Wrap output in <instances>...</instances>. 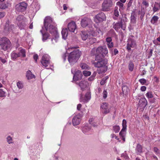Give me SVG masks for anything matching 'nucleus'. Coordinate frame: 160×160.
I'll return each mask as SVG.
<instances>
[{
    "label": "nucleus",
    "instance_id": "1",
    "mask_svg": "<svg viewBox=\"0 0 160 160\" xmlns=\"http://www.w3.org/2000/svg\"><path fill=\"white\" fill-rule=\"evenodd\" d=\"M44 26L43 27L45 30L47 31L48 29L49 32L53 35L55 38L52 39V41L54 43L53 41H55V42H57V39L58 38L59 36L57 30V28L54 25V22H53L52 18L49 16L46 17L44 21Z\"/></svg>",
    "mask_w": 160,
    "mask_h": 160
},
{
    "label": "nucleus",
    "instance_id": "2",
    "mask_svg": "<svg viewBox=\"0 0 160 160\" xmlns=\"http://www.w3.org/2000/svg\"><path fill=\"white\" fill-rule=\"evenodd\" d=\"M69 50H72L68 56V60L71 65H73L76 63L81 55V52L79 49L75 48V47H72L69 48Z\"/></svg>",
    "mask_w": 160,
    "mask_h": 160
},
{
    "label": "nucleus",
    "instance_id": "3",
    "mask_svg": "<svg viewBox=\"0 0 160 160\" xmlns=\"http://www.w3.org/2000/svg\"><path fill=\"white\" fill-rule=\"evenodd\" d=\"M99 58H97V57L95 56V60L97 62L94 63V66L98 68L97 69L98 73L100 74L104 72L107 69V67L106 66L107 63L106 60L103 59V58L99 57Z\"/></svg>",
    "mask_w": 160,
    "mask_h": 160
},
{
    "label": "nucleus",
    "instance_id": "4",
    "mask_svg": "<svg viewBox=\"0 0 160 160\" xmlns=\"http://www.w3.org/2000/svg\"><path fill=\"white\" fill-rule=\"evenodd\" d=\"M0 45L2 50L6 51L10 48L12 44L8 38L3 37L0 39Z\"/></svg>",
    "mask_w": 160,
    "mask_h": 160
},
{
    "label": "nucleus",
    "instance_id": "5",
    "mask_svg": "<svg viewBox=\"0 0 160 160\" xmlns=\"http://www.w3.org/2000/svg\"><path fill=\"white\" fill-rule=\"evenodd\" d=\"M96 52L95 54L97 58H99V57L103 58L108 53V50L106 46H100L96 49Z\"/></svg>",
    "mask_w": 160,
    "mask_h": 160
},
{
    "label": "nucleus",
    "instance_id": "6",
    "mask_svg": "<svg viewBox=\"0 0 160 160\" xmlns=\"http://www.w3.org/2000/svg\"><path fill=\"white\" fill-rule=\"evenodd\" d=\"M112 0H104L102 4V10L103 11H108L110 10L113 6Z\"/></svg>",
    "mask_w": 160,
    "mask_h": 160
},
{
    "label": "nucleus",
    "instance_id": "7",
    "mask_svg": "<svg viewBox=\"0 0 160 160\" xmlns=\"http://www.w3.org/2000/svg\"><path fill=\"white\" fill-rule=\"evenodd\" d=\"M81 26L83 27L87 26L89 28L92 27V22L91 19L86 17H84L82 19L81 22Z\"/></svg>",
    "mask_w": 160,
    "mask_h": 160
},
{
    "label": "nucleus",
    "instance_id": "8",
    "mask_svg": "<svg viewBox=\"0 0 160 160\" xmlns=\"http://www.w3.org/2000/svg\"><path fill=\"white\" fill-rule=\"evenodd\" d=\"M16 20L18 22L17 23V25L21 29L24 28L25 26V18L22 15H19L18 16Z\"/></svg>",
    "mask_w": 160,
    "mask_h": 160
},
{
    "label": "nucleus",
    "instance_id": "9",
    "mask_svg": "<svg viewBox=\"0 0 160 160\" xmlns=\"http://www.w3.org/2000/svg\"><path fill=\"white\" fill-rule=\"evenodd\" d=\"M27 6V3L24 2H21L16 5L15 9L18 12H22L26 10Z\"/></svg>",
    "mask_w": 160,
    "mask_h": 160
},
{
    "label": "nucleus",
    "instance_id": "10",
    "mask_svg": "<svg viewBox=\"0 0 160 160\" xmlns=\"http://www.w3.org/2000/svg\"><path fill=\"white\" fill-rule=\"evenodd\" d=\"M82 116L80 114H78L74 116L72 119V123L73 126L78 125L81 121Z\"/></svg>",
    "mask_w": 160,
    "mask_h": 160
},
{
    "label": "nucleus",
    "instance_id": "11",
    "mask_svg": "<svg viewBox=\"0 0 160 160\" xmlns=\"http://www.w3.org/2000/svg\"><path fill=\"white\" fill-rule=\"evenodd\" d=\"M68 28L69 31L74 32L77 28V25L74 21H72L68 24Z\"/></svg>",
    "mask_w": 160,
    "mask_h": 160
},
{
    "label": "nucleus",
    "instance_id": "12",
    "mask_svg": "<svg viewBox=\"0 0 160 160\" xmlns=\"http://www.w3.org/2000/svg\"><path fill=\"white\" fill-rule=\"evenodd\" d=\"M91 98V94L90 92H88L86 93L84 98L82 94H81L80 101L84 102H87Z\"/></svg>",
    "mask_w": 160,
    "mask_h": 160
},
{
    "label": "nucleus",
    "instance_id": "13",
    "mask_svg": "<svg viewBox=\"0 0 160 160\" xmlns=\"http://www.w3.org/2000/svg\"><path fill=\"white\" fill-rule=\"evenodd\" d=\"M101 108L103 110L102 112L103 113L107 114L109 113L110 112L108 108V104L106 102L102 103L101 106Z\"/></svg>",
    "mask_w": 160,
    "mask_h": 160
},
{
    "label": "nucleus",
    "instance_id": "14",
    "mask_svg": "<svg viewBox=\"0 0 160 160\" xmlns=\"http://www.w3.org/2000/svg\"><path fill=\"white\" fill-rule=\"evenodd\" d=\"M136 45V43L135 41L132 39L128 40L127 44V49L129 51L131 50V48L134 47Z\"/></svg>",
    "mask_w": 160,
    "mask_h": 160
},
{
    "label": "nucleus",
    "instance_id": "15",
    "mask_svg": "<svg viewBox=\"0 0 160 160\" xmlns=\"http://www.w3.org/2000/svg\"><path fill=\"white\" fill-rule=\"evenodd\" d=\"M96 20L98 22H102L106 20V16L103 12H101L98 13L96 16Z\"/></svg>",
    "mask_w": 160,
    "mask_h": 160
},
{
    "label": "nucleus",
    "instance_id": "16",
    "mask_svg": "<svg viewBox=\"0 0 160 160\" xmlns=\"http://www.w3.org/2000/svg\"><path fill=\"white\" fill-rule=\"evenodd\" d=\"M82 75L81 71H77L74 74L73 79L74 81H77L82 79Z\"/></svg>",
    "mask_w": 160,
    "mask_h": 160
},
{
    "label": "nucleus",
    "instance_id": "17",
    "mask_svg": "<svg viewBox=\"0 0 160 160\" xmlns=\"http://www.w3.org/2000/svg\"><path fill=\"white\" fill-rule=\"evenodd\" d=\"M138 105L139 106L142 108H144L147 105V102L146 98H141L139 101Z\"/></svg>",
    "mask_w": 160,
    "mask_h": 160
},
{
    "label": "nucleus",
    "instance_id": "18",
    "mask_svg": "<svg viewBox=\"0 0 160 160\" xmlns=\"http://www.w3.org/2000/svg\"><path fill=\"white\" fill-rule=\"evenodd\" d=\"M152 10L153 13L158 12L160 10V3L155 2L153 6L152 5Z\"/></svg>",
    "mask_w": 160,
    "mask_h": 160
},
{
    "label": "nucleus",
    "instance_id": "19",
    "mask_svg": "<svg viewBox=\"0 0 160 160\" xmlns=\"http://www.w3.org/2000/svg\"><path fill=\"white\" fill-rule=\"evenodd\" d=\"M78 84L81 88V90L83 91L87 87L88 82L87 81L83 80L80 82Z\"/></svg>",
    "mask_w": 160,
    "mask_h": 160
},
{
    "label": "nucleus",
    "instance_id": "20",
    "mask_svg": "<svg viewBox=\"0 0 160 160\" xmlns=\"http://www.w3.org/2000/svg\"><path fill=\"white\" fill-rule=\"evenodd\" d=\"M46 31L44 28V27H42V29L41 30L40 32L42 33V40L43 41H45L47 40L49 37V34L48 33H45Z\"/></svg>",
    "mask_w": 160,
    "mask_h": 160
},
{
    "label": "nucleus",
    "instance_id": "21",
    "mask_svg": "<svg viewBox=\"0 0 160 160\" xmlns=\"http://www.w3.org/2000/svg\"><path fill=\"white\" fill-rule=\"evenodd\" d=\"M14 29V26L13 25H8L5 28V30L6 31V33H12L13 32V30Z\"/></svg>",
    "mask_w": 160,
    "mask_h": 160
},
{
    "label": "nucleus",
    "instance_id": "22",
    "mask_svg": "<svg viewBox=\"0 0 160 160\" xmlns=\"http://www.w3.org/2000/svg\"><path fill=\"white\" fill-rule=\"evenodd\" d=\"M81 35L82 40H86L88 37V34L87 32L82 31L81 33Z\"/></svg>",
    "mask_w": 160,
    "mask_h": 160
},
{
    "label": "nucleus",
    "instance_id": "23",
    "mask_svg": "<svg viewBox=\"0 0 160 160\" xmlns=\"http://www.w3.org/2000/svg\"><path fill=\"white\" fill-rule=\"evenodd\" d=\"M19 52L18 53L19 54L20 57H26V52L24 49L20 48L18 49Z\"/></svg>",
    "mask_w": 160,
    "mask_h": 160
},
{
    "label": "nucleus",
    "instance_id": "24",
    "mask_svg": "<svg viewBox=\"0 0 160 160\" xmlns=\"http://www.w3.org/2000/svg\"><path fill=\"white\" fill-rule=\"evenodd\" d=\"M68 30L67 28L62 29V34L63 38L65 39L68 36Z\"/></svg>",
    "mask_w": 160,
    "mask_h": 160
},
{
    "label": "nucleus",
    "instance_id": "25",
    "mask_svg": "<svg viewBox=\"0 0 160 160\" xmlns=\"http://www.w3.org/2000/svg\"><path fill=\"white\" fill-rule=\"evenodd\" d=\"M11 58L13 60H15L18 58L20 57V55L18 53H17L14 52H13L11 55Z\"/></svg>",
    "mask_w": 160,
    "mask_h": 160
},
{
    "label": "nucleus",
    "instance_id": "26",
    "mask_svg": "<svg viewBox=\"0 0 160 160\" xmlns=\"http://www.w3.org/2000/svg\"><path fill=\"white\" fill-rule=\"evenodd\" d=\"M114 28L116 31L118 30V29L121 28L122 29H123L122 27V23L121 22H117L113 27Z\"/></svg>",
    "mask_w": 160,
    "mask_h": 160
},
{
    "label": "nucleus",
    "instance_id": "27",
    "mask_svg": "<svg viewBox=\"0 0 160 160\" xmlns=\"http://www.w3.org/2000/svg\"><path fill=\"white\" fill-rule=\"evenodd\" d=\"M136 151L138 154H139L142 152V147L139 144L137 145L136 148Z\"/></svg>",
    "mask_w": 160,
    "mask_h": 160
},
{
    "label": "nucleus",
    "instance_id": "28",
    "mask_svg": "<svg viewBox=\"0 0 160 160\" xmlns=\"http://www.w3.org/2000/svg\"><path fill=\"white\" fill-rule=\"evenodd\" d=\"M159 19V18L156 16H154L152 18L151 20V22L152 24H156Z\"/></svg>",
    "mask_w": 160,
    "mask_h": 160
},
{
    "label": "nucleus",
    "instance_id": "29",
    "mask_svg": "<svg viewBox=\"0 0 160 160\" xmlns=\"http://www.w3.org/2000/svg\"><path fill=\"white\" fill-rule=\"evenodd\" d=\"M122 92L123 94L127 95L128 94L129 89L126 86H123L122 87Z\"/></svg>",
    "mask_w": 160,
    "mask_h": 160
},
{
    "label": "nucleus",
    "instance_id": "30",
    "mask_svg": "<svg viewBox=\"0 0 160 160\" xmlns=\"http://www.w3.org/2000/svg\"><path fill=\"white\" fill-rule=\"evenodd\" d=\"M26 77L28 79H30L35 78V76L32 73L30 70L27 72Z\"/></svg>",
    "mask_w": 160,
    "mask_h": 160
},
{
    "label": "nucleus",
    "instance_id": "31",
    "mask_svg": "<svg viewBox=\"0 0 160 160\" xmlns=\"http://www.w3.org/2000/svg\"><path fill=\"white\" fill-rule=\"evenodd\" d=\"M8 7V3H0V9H5Z\"/></svg>",
    "mask_w": 160,
    "mask_h": 160
},
{
    "label": "nucleus",
    "instance_id": "32",
    "mask_svg": "<svg viewBox=\"0 0 160 160\" xmlns=\"http://www.w3.org/2000/svg\"><path fill=\"white\" fill-rule=\"evenodd\" d=\"M41 63L42 65L45 67H47L49 64L50 62L47 61L41 60Z\"/></svg>",
    "mask_w": 160,
    "mask_h": 160
},
{
    "label": "nucleus",
    "instance_id": "33",
    "mask_svg": "<svg viewBox=\"0 0 160 160\" xmlns=\"http://www.w3.org/2000/svg\"><path fill=\"white\" fill-rule=\"evenodd\" d=\"M42 60H47L48 61L50 62V57L47 54H44V55L42 59Z\"/></svg>",
    "mask_w": 160,
    "mask_h": 160
},
{
    "label": "nucleus",
    "instance_id": "34",
    "mask_svg": "<svg viewBox=\"0 0 160 160\" xmlns=\"http://www.w3.org/2000/svg\"><path fill=\"white\" fill-rule=\"evenodd\" d=\"M145 13L144 11H142V10H139L138 11V14L139 15H140V18L141 20H142Z\"/></svg>",
    "mask_w": 160,
    "mask_h": 160
},
{
    "label": "nucleus",
    "instance_id": "35",
    "mask_svg": "<svg viewBox=\"0 0 160 160\" xmlns=\"http://www.w3.org/2000/svg\"><path fill=\"white\" fill-rule=\"evenodd\" d=\"M91 128L90 127L87 126H85L82 129V131L84 133H87L88 132Z\"/></svg>",
    "mask_w": 160,
    "mask_h": 160
},
{
    "label": "nucleus",
    "instance_id": "36",
    "mask_svg": "<svg viewBox=\"0 0 160 160\" xmlns=\"http://www.w3.org/2000/svg\"><path fill=\"white\" fill-rule=\"evenodd\" d=\"M119 134L121 137H125L126 135V130L122 129Z\"/></svg>",
    "mask_w": 160,
    "mask_h": 160
},
{
    "label": "nucleus",
    "instance_id": "37",
    "mask_svg": "<svg viewBox=\"0 0 160 160\" xmlns=\"http://www.w3.org/2000/svg\"><path fill=\"white\" fill-rule=\"evenodd\" d=\"M146 96L148 98H151L153 97L152 92H148L146 94Z\"/></svg>",
    "mask_w": 160,
    "mask_h": 160
},
{
    "label": "nucleus",
    "instance_id": "38",
    "mask_svg": "<svg viewBox=\"0 0 160 160\" xmlns=\"http://www.w3.org/2000/svg\"><path fill=\"white\" fill-rule=\"evenodd\" d=\"M134 66V64L132 62H130L128 65V69L130 71H132L133 69Z\"/></svg>",
    "mask_w": 160,
    "mask_h": 160
},
{
    "label": "nucleus",
    "instance_id": "39",
    "mask_svg": "<svg viewBox=\"0 0 160 160\" xmlns=\"http://www.w3.org/2000/svg\"><path fill=\"white\" fill-rule=\"evenodd\" d=\"M113 129L115 133L118 132L120 130L119 126L118 125L114 126Z\"/></svg>",
    "mask_w": 160,
    "mask_h": 160
},
{
    "label": "nucleus",
    "instance_id": "40",
    "mask_svg": "<svg viewBox=\"0 0 160 160\" xmlns=\"http://www.w3.org/2000/svg\"><path fill=\"white\" fill-rule=\"evenodd\" d=\"M80 66L82 69H87L88 68V66L85 63H81Z\"/></svg>",
    "mask_w": 160,
    "mask_h": 160
},
{
    "label": "nucleus",
    "instance_id": "41",
    "mask_svg": "<svg viewBox=\"0 0 160 160\" xmlns=\"http://www.w3.org/2000/svg\"><path fill=\"white\" fill-rule=\"evenodd\" d=\"M122 129H124L126 130L127 129V122L125 119H123L122 123Z\"/></svg>",
    "mask_w": 160,
    "mask_h": 160
},
{
    "label": "nucleus",
    "instance_id": "42",
    "mask_svg": "<svg viewBox=\"0 0 160 160\" xmlns=\"http://www.w3.org/2000/svg\"><path fill=\"white\" fill-rule=\"evenodd\" d=\"M89 32V34L93 36H96L98 35L97 32L93 30L90 29Z\"/></svg>",
    "mask_w": 160,
    "mask_h": 160
},
{
    "label": "nucleus",
    "instance_id": "43",
    "mask_svg": "<svg viewBox=\"0 0 160 160\" xmlns=\"http://www.w3.org/2000/svg\"><path fill=\"white\" fill-rule=\"evenodd\" d=\"M7 141L8 143L9 144H11L13 143L12 138L10 136H8L7 137Z\"/></svg>",
    "mask_w": 160,
    "mask_h": 160
},
{
    "label": "nucleus",
    "instance_id": "44",
    "mask_svg": "<svg viewBox=\"0 0 160 160\" xmlns=\"http://www.w3.org/2000/svg\"><path fill=\"white\" fill-rule=\"evenodd\" d=\"M17 86L19 89H22L23 87V85L20 81H19L17 83Z\"/></svg>",
    "mask_w": 160,
    "mask_h": 160
},
{
    "label": "nucleus",
    "instance_id": "45",
    "mask_svg": "<svg viewBox=\"0 0 160 160\" xmlns=\"http://www.w3.org/2000/svg\"><path fill=\"white\" fill-rule=\"evenodd\" d=\"M83 74L85 76H88L91 75V72L89 71H84L83 72Z\"/></svg>",
    "mask_w": 160,
    "mask_h": 160
},
{
    "label": "nucleus",
    "instance_id": "46",
    "mask_svg": "<svg viewBox=\"0 0 160 160\" xmlns=\"http://www.w3.org/2000/svg\"><path fill=\"white\" fill-rule=\"evenodd\" d=\"M5 92L2 89H0V97H5Z\"/></svg>",
    "mask_w": 160,
    "mask_h": 160
},
{
    "label": "nucleus",
    "instance_id": "47",
    "mask_svg": "<svg viewBox=\"0 0 160 160\" xmlns=\"http://www.w3.org/2000/svg\"><path fill=\"white\" fill-rule=\"evenodd\" d=\"M96 42V39L95 38H91L89 40V43L90 44H92Z\"/></svg>",
    "mask_w": 160,
    "mask_h": 160
},
{
    "label": "nucleus",
    "instance_id": "48",
    "mask_svg": "<svg viewBox=\"0 0 160 160\" xmlns=\"http://www.w3.org/2000/svg\"><path fill=\"white\" fill-rule=\"evenodd\" d=\"M117 5L121 8H122L123 7V4L120 1H118L117 3Z\"/></svg>",
    "mask_w": 160,
    "mask_h": 160
},
{
    "label": "nucleus",
    "instance_id": "49",
    "mask_svg": "<svg viewBox=\"0 0 160 160\" xmlns=\"http://www.w3.org/2000/svg\"><path fill=\"white\" fill-rule=\"evenodd\" d=\"M107 45L108 48H111L113 47V43L112 42H108L107 43Z\"/></svg>",
    "mask_w": 160,
    "mask_h": 160
},
{
    "label": "nucleus",
    "instance_id": "50",
    "mask_svg": "<svg viewBox=\"0 0 160 160\" xmlns=\"http://www.w3.org/2000/svg\"><path fill=\"white\" fill-rule=\"evenodd\" d=\"M103 97L104 99H105L107 96V92L106 90H104L102 93Z\"/></svg>",
    "mask_w": 160,
    "mask_h": 160
},
{
    "label": "nucleus",
    "instance_id": "51",
    "mask_svg": "<svg viewBox=\"0 0 160 160\" xmlns=\"http://www.w3.org/2000/svg\"><path fill=\"white\" fill-rule=\"evenodd\" d=\"M139 82L142 84H144L146 82V80L144 78L139 79Z\"/></svg>",
    "mask_w": 160,
    "mask_h": 160
},
{
    "label": "nucleus",
    "instance_id": "52",
    "mask_svg": "<svg viewBox=\"0 0 160 160\" xmlns=\"http://www.w3.org/2000/svg\"><path fill=\"white\" fill-rule=\"evenodd\" d=\"M153 151L156 154H159L160 153L157 147H155L154 148Z\"/></svg>",
    "mask_w": 160,
    "mask_h": 160
},
{
    "label": "nucleus",
    "instance_id": "53",
    "mask_svg": "<svg viewBox=\"0 0 160 160\" xmlns=\"http://www.w3.org/2000/svg\"><path fill=\"white\" fill-rule=\"evenodd\" d=\"M114 15L116 17H118L119 15V11L117 9H115L114 11Z\"/></svg>",
    "mask_w": 160,
    "mask_h": 160
},
{
    "label": "nucleus",
    "instance_id": "54",
    "mask_svg": "<svg viewBox=\"0 0 160 160\" xmlns=\"http://www.w3.org/2000/svg\"><path fill=\"white\" fill-rule=\"evenodd\" d=\"M142 4L145 6L146 7H148L149 6V3L146 0H144L142 2Z\"/></svg>",
    "mask_w": 160,
    "mask_h": 160
},
{
    "label": "nucleus",
    "instance_id": "55",
    "mask_svg": "<svg viewBox=\"0 0 160 160\" xmlns=\"http://www.w3.org/2000/svg\"><path fill=\"white\" fill-rule=\"evenodd\" d=\"M106 40L107 43L110 42H112V39L111 37H109L106 38Z\"/></svg>",
    "mask_w": 160,
    "mask_h": 160
},
{
    "label": "nucleus",
    "instance_id": "56",
    "mask_svg": "<svg viewBox=\"0 0 160 160\" xmlns=\"http://www.w3.org/2000/svg\"><path fill=\"white\" fill-rule=\"evenodd\" d=\"M131 21L133 23H134L135 21V19L134 16L132 15L131 16Z\"/></svg>",
    "mask_w": 160,
    "mask_h": 160
},
{
    "label": "nucleus",
    "instance_id": "57",
    "mask_svg": "<svg viewBox=\"0 0 160 160\" xmlns=\"http://www.w3.org/2000/svg\"><path fill=\"white\" fill-rule=\"evenodd\" d=\"M5 12H0V18L4 17L5 16Z\"/></svg>",
    "mask_w": 160,
    "mask_h": 160
},
{
    "label": "nucleus",
    "instance_id": "58",
    "mask_svg": "<svg viewBox=\"0 0 160 160\" xmlns=\"http://www.w3.org/2000/svg\"><path fill=\"white\" fill-rule=\"evenodd\" d=\"M38 55L37 54H35L33 56V58L34 59V60H35L36 62H37V60L38 59Z\"/></svg>",
    "mask_w": 160,
    "mask_h": 160
},
{
    "label": "nucleus",
    "instance_id": "59",
    "mask_svg": "<svg viewBox=\"0 0 160 160\" xmlns=\"http://www.w3.org/2000/svg\"><path fill=\"white\" fill-rule=\"evenodd\" d=\"M146 88L145 86H142L141 88V90L142 91H144L146 90Z\"/></svg>",
    "mask_w": 160,
    "mask_h": 160
},
{
    "label": "nucleus",
    "instance_id": "60",
    "mask_svg": "<svg viewBox=\"0 0 160 160\" xmlns=\"http://www.w3.org/2000/svg\"><path fill=\"white\" fill-rule=\"evenodd\" d=\"M82 107V105L80 104H79L78 105L77 107V109L78 110H80V108Z\"/></svg>",
    "mask_w": 160,
    "mask_h": 160
},
{
    "label": "nucleus",
    "instance_id": "61",
    "mask_svg": "<svg viewBox=\"0 0 160 160\" xmlns=\"http://www.w3.org/2000/svg\"><path fill=\"white\" fill-rule=\"evenodd\" d=\"M0 59L1 61V62L3 63H5V62H7V61L6 60L4 59H3V58H1L0 57Z\"/></svg>",
    "mask_w": 160,
    "mask_h": 160
},
{
    "label": "nucleus",
    "instance_id": "62",
    "mask_svg": "<svg viewBox=\"0 0 160 160\" xmlns=\"http://www.w3.org/2000/svg\"><path fill=\"white\" fill-rule=\"evenodd\" d=\"M96 32H97L98 35L100 33H102V31L99 29H97V31H96Z\"/></svg>",
    "mask_w": 160,
    "mask_h": 160
},
{
    "label": "nucleus",
    "instance_id": "63",
    "mask_svg": "<svg viewBox=\"0 0 160 160\" xmlns=\"http://www.w3.org/2000/svg\"><path fill=\"white\" fill-rule=\"evenodd\" d=\"M106 83V82L105 80H102L101 82H100V84L101 85H104L105 83Z\"/></svg>",
    "mask_w": 160,
    "mask_h": 160
},
{
    "label": "nucleus",
    "instance_id": "64",
    "mask_svg": "<svg viewBox=\"0 0 160 160\" xmlns=\"http://www.w3.org/2000/svg\"><path fill=\"white\" fill-rule=\"evenodd\" d=\"M94 78L91 76L88 78V80L89 81H92L94 79Z\"/></svg>",
    "mask_w": 160,
    "mask_h": 160
}]
</instances>
